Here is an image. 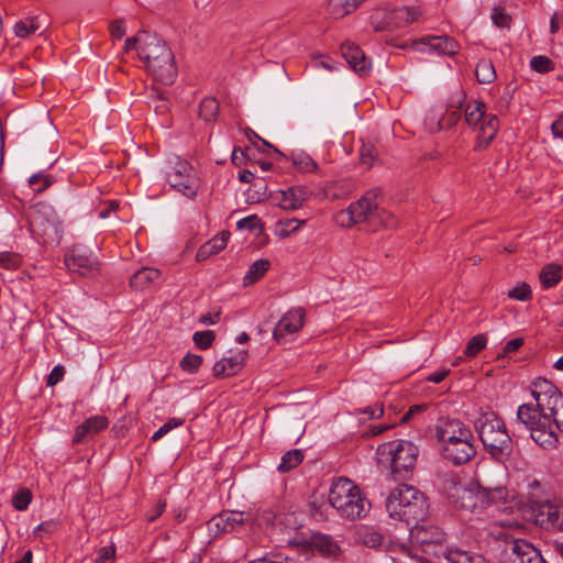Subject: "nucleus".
Returning <instances> with one entry per match:
<instances>
[{
    "label": "nucleus",
    "instance_id": "nucleus-59",
    "mask_svg": "<svg viewBox=\"0 0 563 563\" xmlns=\"http://www.w3.org/2000/svg\"><path fill=\"white\" fill-rule=\"evenodd\" d=\"M115 550L113 547H102L98 552L97 562L104 563L114 556Z\"/></svg>",
    "mask_w": 563,
    "mask_h": 563
},
{
    "label": "nucleus",
    "instance_id": "nucleus-5",
    "mask_svg": "<svg viewBox=\"0 0 563 563\" xmlns=\"http://www.w3.org/2000/svg\"><path fill=\"white\" fill-rule=\"evenodd\" d=\"M506 494L507 492L504 487H466L460 483H453L449 489V499L460 509L471 512H481L486 509L493 512L505 500Z\"/></svg>",
    "mask_w": 563,
    "mask_h": 563
},
{
    "label": "nucleus",
    "instance_id": "nucleus-33",
    "mask_svg": "<svg viewBox=\"0 0 563 563\" xmlns=\"http://www.w3.org/2000/svg\"><path fill=\"white\" fill-rule=\"evenodd\" d=\"M365 0H329L328 13L334 19H341L353 11Z\"/></svg>",
    "mask_w": 563,
    "mask_h": 563
},
{
    "label": "nucleus",
    "instance_id": "nucleus-38",
    "mask_svg": "<svg viewBox=\"0 0 563 563\" xmlns=\"http://www.w3.org/2000/svg\"><path fill=\"white\" fill-rule=\"evenodd\" d=\"M305 223L306 220H298L296 218L279 220L276 223V234L282 239L288 238L291 233L298 231Z\"/></svg>",
    "mask_w": 563,
    "mask_h": 563
},
{
    "label": "nucleus",
    "instance_id": "nucleus-30",
    "mask_svg": "<svg viewBox=\"0 0 563 563\" xmlns=\"http://www.w3.org/2000/svg\"><path fill=\"white\" fill-rule=\"evenodd\" d=\"M161 278V272L153 267H142L130 278V286L135 290H145Z\"/></svg>",
    "mask_w": 563,
    "mask_h": 563
},
{
    "label": "nucleus",
    "instance_id": "nucleus-60",
    "mask_svg": "<svg viewBox=\"0 0 563 563\" xmlns=\"http://www.w3.org/2000/svg\"><path fill=\"white\" fill-rule=\"evenodd\" d=\"M166 508V503L164 500H158L157 504L154 506V509L151 514L147 516V520L150 522H153L155 519H157Z\"/></svg>",
    "mask_w": 563,
    "mask_h": 563
},
{
    "label": "nucleus",
    "instance_id": "nucleus-41",
    "mask_svg": "<svg viewBox=\"0 0 563 563\" xmlns=\"http://www.w3.org/2000/svg\"><path fill=\"white\" fill-rule=\"evenodd\" d=\"M148 107L153 108L155 113L164 115L169 110V101L163 92L154 91L148 98Z\"/></svg>",
    "mask_w": 563,
    "mask_h": 563
},
{
    "label": "nucleus",
    "instance_id": "nucleus-49",
    "mask_svg": "<svg viewBox=\"0 0 563 563\" xmlns=\"http://www.w3.org/2000/svg\"><path fill=\"white\" fill-rule=\"evenodd\" d=\"M377 151L371 144H363L360 150L361 163L366 167H372L377 158Z\"/></svg>",
    "mask_w": 563,
    "mask_h": 563
},
{
    "label": "nucleus",
    "instance_id": "nucleus-25",
    "mask_svg": "<svg viewBox=\"0 0 563 563\" xmlns=\"http://www.w3.org/2000/svg\"><path fill=\"white\" fill-rule=\"evenodd\" d=\"M341 53L349 66L361 77H365L371 73V60L365 56L364 52L352 43H345L341 46Z\"/></svg>",
    "mask_w": 563,
    "mask_h": 563
},
{
    "label": "nucleus",
    "instance_id": "nucleus-61",
    "mask_svg": "<svg viewBox=\"0 0 563 563\" xmlns=\"http://www.w3.org/2000/svg\"><path fill=\"white\" fill-rule=\"evenodd\" d=\"M554 137L563 139V113L551 124Z\"/></svg>",
    "mask_w": 563,
    "mask_h": 563
},
{
    "label": "nucleus",
    "instance_id": "nucleus-28",
    "mask_svg": "<svg viewBox=\"0 0 563 563\" xmlns=\"http://www.w3.org/2000/svg\"><path fill=\"white\" fill-rule=\"evenodd\" d=\"M108 419L104 416H93L86 419L81 424L76 428L73 442H84L87 437L97 434L108 427Z\"/></svg>",
    "mask_w": 563,
    "mask_h": 563
},
{
    "label": "nucleus",
    "instance_id": "nucleus-55",
    "mask_svg": "<svg viewBox=\"0 0 563 563\" xmlns=\"http://www.w3.org/2000/svg\"><path fill=\"white\" fill-rule=\"evenodd\" d=\"M110 34L113 38L120 40L125 34V22L122 19H117L110 22Z\"/></svg>",
    "mask_w": 563,
    "mask_h": 563
},
{
    "label": "nucleus",
    "instance_id": "nucleus-62",
    "mask_svg": "<svg viewBox=\"0 0 563 563\" xmlns=\"http://www.w3.org/2000/svg\"><path fill=\"white\" fill-rule=\"evenodd\" d=\"M220 314H221L220 310L202 314L199 318V322L202 323V324H214V323L218 322V320L220 318Z\"/></svg>",
    "mask_w": 563,
    "mask_h": 563
},
{
    "label": "nucleus",
    "instance_id": "nucleus-1",
    "mask_svg": "<svg viewBox=\"0 0 563 563\" xmlns=\"http://www.w3.org/2000/svg\"><path fill=\"white\" fill-rule=\"evenodd\" d=\"M125 51H136L154 79L163 85H172L177 77L174 55L167 44L156 34L140 32L125 41Z\"/></svg>",
    "mask_w": 563,
    "mask_h": 563
},
{
    "label": "nucleus",
    "instance_id": "nucleus-63",
    "mask_svg": "<svg viewBox=\"0 0 563 563\" xmlns=\"http://www.w3.org/2000/svg\"><path fill=\"white\" fill-rule=\"evenodd\" d=\"M449 373H450L449 369L438 371L435 373L430 374L428 376L427 380H429V382H431L433 384H439L449 375Z\"/></svg>",
    "mask_w": 563,
    "mask_h": 563
},
{
    "label": "nucleus",
    "instance_id": "nucleus-32",
    "mask_svg": "<svg viewBox=\"0 0 563 563\" xmlns=\"http://www.w3.org/2000/svg\"><path fill=\"white\" fill-rule=\"evenodd\" d=\"M424 41L432 51L449 56L455 55L460 48L459 43L449 36H429Z\"/></svg>",
    "mask_w": 563,
    "mask_h": 563
},
{
    "label": "nucleus",
    "instance_id": "nucleus-13",
    "mask_svg": "<svg viewBox=\"0 0 563 563\" xmlns=\"http://www.w3.org/2000/svg\"><path fill=\"white\" fill-rule=\"evenodd\" d=\"M465 95L461 91L451 97L445 113L431 111L424 119L429 132L435 133L454 126L461 119Z\"/></svg>",
    "mask_w": 563,
    "mask_h": 563
},
{
    "label": "nucleus",
    "instance_id": "nucleus-58",
    "mask_svg": "<svg viewBox=\"0 0 563 563\" xmlns=\"http://www.w3.org/2000/svg\"><path fill=\"white\" fill-rule=\"evenodd\" d=\"M522 344H523L522 338L512 339L505 344V346L503 349V354L508 355L510 353H514V352L518 351L522 346Z\"/></svg>",
    "mask_w": 563,
    "mask_h": 563
},
{
    "label": "nucleus",
    "instance_id": "nucleus-29",
    "mask_svg": "<svg viewBox=\"0 0 563 563\" xmlns=\"http://www.w3.org/2000/svg\"><path fill=\"white\" fill-rule=\"evenodd\" d=\"M439 555L448 563H488L484 556L460 548L441 549Z\"/></svg>",
    "mask_w": 563,
    "mask_h": 563
},
{
    "label": "nucleus",
    "instance_id": "nucleus-7",
    "mask_svg": "<svg viewBox=\"0 0 563 563\" xmlns=\"http://www.w3.org/2000/svg\"><path fill=\"white\" fill-rule=\"evenodd\" d=\"M419 450L407 440H394L377 449L379 463L388 465L395 479H406L417 463Z\"/></svg>",
    "mask_w": 563,
    "mask_h": 563
},
{
    "label": "nucleus",
    "instance_id": "nucleus-50",
    "mask_svg": "<svg viewBox=\"0 0 563 563\" xmlns=\"http://www.w3.org/2000/svg\"><path fill=\"white\" fill-rule=\"evenodd\" d=\"M493 23L497 27H509L511 23V16L505 12L500 7H495L492 12Z\"/></svg>",
    "mask_w": 563,
    "mask_h": 563
},
{
    "label": "nucleus",
    "instance_id": "nucleus-23",
    "mask_svg": "<svg viewBox=\"0 0 563 563\" xmlns=\"http://www.w3.org/2000/svg\"><path fill=\"white\" fill-rule=\"evenodd\" d=\"M310 195V190L305 186H291L285 190L274 192L272 200L279 208L291 211L301 208Z\"/></svg>",
    "mask_w": 563,
    "mask_h": 563
},
{
    "label": "nucleus",
    "instance_id": "nucleus-35",
    "mask_svg": "<svg viewBox=\"0 0 563 563\" xmlns=\"http://www.w3.org/2000/svg\"><path fill=\"white\" fill-rule=\"evenodd\" d=\"M475 76L479 84L488 85L496 80L497 74L490 59L482 58L476 64Z\"/></svg>",
    "mask_w": 563,
    "mask_h": 563
},
{
    "label": "nucleus",
    "instance_id": "nucleus-17",
    "mask_svg": "<svg viewBox=\"0 0 563 563\" xmlns=\"http://www.w3.org/2000/svg\"><path fill=\"white\" fill-rule=\"evenodd\" d=\"M409 538L413 544L420 545L424 552L432 547L441 545L445 540V533L437 526L423 521L415 522L409 529Z\"/></svg>",
    "mask_w": 563,
    "mask_h": 563
},
{
    "label": "nucleus",
    "instance_id": "nucleus-15",
    "mask_svg": "<svg viewBox=\"0 0 563 563\" xmlns=\"http://www.w3.org/2000/svg\"><path fill=\"white\" fill-rule=\"evenodd\" d=\"M30 225L34 233L52 236L58 232L60 221L52 206L38 203L30 213Z\"/></svg>",
    "mask_w": 563,
    "mask_h": 563
},
{
    "label": "nucleus",
    "instance_id": "nucleus-53",
    "mask_svg": "<svg viewBox=\"0 0 563 563\" xmlns=\"http://www.w3.org/2000/svg\"><path fill=\"white\" fill-rule=\"evenodd\" d=\"M59 527L58 521L56 520H47L42 523H40L33 531L34 537L42 538L43 534H53L57 531Z\"/></svg>",
    "mask_w": 563,
    "mask_h": 563
},
{
    "label": "nucleus",
    "instance_id": "nucleus-18",
    "mask_svg": "<svg viewBox=\"0 0 563 563\" xmlns=\"http://www.w3.org/2000/svg\"><path fill=\"white\" fill-rule=\"evenodd\" d=\"M472 430L460 419L440 418L435 424V438L441 446L454 444L455 441L470 437Z\"/></svg>",
    "mask_w": 563,
    "mask_h": 563
},
{
    "label": "nucleus",
    "instance_id": "nucleus-56",
    "mask_svg": "<svg viewBox=\"0 0 563 563\" xmlns=\"http://www.w3.org/2000/svg\"><path fill=\"white\" fill-rule=\"evenodd\" d=\"M64 375H65L64 366L56 365L55 367H53V369L48 374L47 379H46V385L49 387L57 385L64 378Z\"/></svg>",
    "mask_w": 563,
    "mask_h": 563
},
{
    "label": "nucleus",
    "instance_id": "nucleus-9",
    "mask_svg": "<svg viewBox=\"0 0 563 563\" xmlns=\"http://www.w3.org/2000/svg\"><path fill=\"white\" fill-rule=\"evenodd\" d=\"M464 120L470 128L477 130L475 150L486 148L495 139L499 120L497 115L486 113V104L483 101L471 100L463 103Z\"/></svg>",
    "mask_w": 563,
    "mask_h": 563
},
{
    "label": "nucleus",
    "instance_id": "nucleus-57",
    "mask_svg": "<svg viewBox=\"0 0 563 563\" xmlns=\"http://www.w3.org/2000/svg\"><path fill=\"white\" fill-rule=\"evenodd\" d=\"M427 409V405H413L411 406L408 411L401 417L400 421L402 423L410 421L413 419L417 415L422 413Z\"/></svg>",
    "mask_w": 563,
    "mask_h": 563
},
{
    "label": "nucleus",
    "instance_id": "nucleus-47",
    "mask_svg": "<svg viewBox=\"0 0 563 563\" xmlns=\"http://www.w3.org/2000/svg\"><path fill=\"white\" fill-rule=\"evenodd\" d=\"M32 500L29 489H20L12 498V506L19 511L26 510Z\"/></svg>",
    "mask_w": 563,
    "mask_h": 563
},
{
    "label": "nucleus",
    "instance_id": "nucleus-11",
    "mask_svg": "<svg viewBox=\"0 0 563 563\" xmlns=\"http://www.w3.org/2000/svg\"><path fill=\"white\" fill-rule=\"evenodd\" d=\"M165 178L170 187L189 199L197 196L199 178L189 162L178 156L168 159L165 167Z\"/></svg>",
    "mask_w": 563,
    "mask_h": 563
},
{
    "label": "nucleus",
    "instance_id": "nucleus-21",
    "mask_svg": "<svg viewBox=\"0 0 563 563\" xmlns=\"http://www.w3.org/2000/svg\"><path fill=\"white\" fill-rule=\"evenodd\" d=\"M442 456L454 465H463L476 455L473 432L454 444L441 446Z\"/></svg>",
    "mask_w": 563,
    "mask_h": 563
},
{
    "label": "nucleus",
    "instance_id": "nucleus-27",
    "mask_svg": "<svg viewBox=\"0 0 563 563\" xmlns=\"http://www.w3.org/2000/svg\"><path fill=\"white\" fill-rule=\"evenodd\" d=\"M246 355V351H239L232 356L216 362L212 368L213 376L222 378L235 375L243 367Z\"/></svg>",
    "mask_w": 563,
    "mask_h": 563
},
{
    "label": "nucleus",
    "instance_id": "nucleus-24",
    "mask_svg": "<svg viewBox=\"0 0 563 563\" xmlns=\"http://www.w3.org/2000/svg\"><path fill=\"white\" fill-rule=\"evenodd\" d=\"M251 520V515L244 511L224 510L212 517L209 521V529L217 533H228L236 527L243 526Z\"/></svg>",
    "mask_w": 563,
    "mask_h": 563
},
{
    "label": "nucleus",
    "instance_id": "nucleus-51",
    "mask_svg": "<svg viewBox=\"0 0 563 563\" xmlns=\"http://www.w3.org/2000/svg\"><path fill=\"white\" fill-rule=\"evenodd\" d=\"M21 265L20 255L12 252L0 253V266L7 269H15Z\"/></svg>",
    "mask_w": 563,
    "mask_h": 563
},
{
    "label": "nucleus",
    "instance_id": "nucleus-20",
    "mask_svg": "<svg viewBox=\"0 0 563 563\" xmlns=\"http://www.w3.org/2000/svg\"><path fill=\"white\" fill-rule=\"evenodd\" d=\"M65 265L69 271L82 276L93 275L99 271V261L96 255L91 251L78 246L66 254Z\"/></svg>",
    "mask_w": 563,
    "mask_h": 563
},
{
    "label": "nucleus",
    "instance_id": "nucleus-34",
    "mask_svg": "<svg viewBox=\"0 0 563 563\" xmlns=\"http://www.w3.org/2000/svg\"><path fill=\"white\" fill-rule=\"evenodd\" d=\"M271 263L266 258L255 261L247 269L243 277V285L251 286L260 280L269 269Z\"/></svg>",
    "mask_w": 563,
    "mask_h": 563
},
{
    "label": "nucleus",
    "instance_id": "nucleus-22",
    "mask_svg": "<svg viewBox=\"0 0 563 563\" xmlns=\"http://www.w3.org/2000/svg\"><path fill=\"white\" fill-rule=\"evenodd\" d=\"M536 523L547 530L561 531L563 533V504L543 503L534 514Z\"/></svg>",
    "mask_w": 563,
    "mask_h": 563
},
{
    "label": "nucleus",
    "instance_id": "nucleus-36",
    "mask_svg": "<svg viewBox=\"0 0 563 563\" xmlns=\"http://www.w3.org/2000/svg\"><path fill=\"white\" fill-rule=\"evenodd\" d=\"M292 165L302 173H314L318 169V164L313 158L303 151H294L291 153Z\"/></svg>",
    "mask_w": 563,
    "mask_h": 563
},
{
    "label": "nucleus",
    "instance_id": "nucleus-52",
    "mask_svg": "<svg viewBox=\"0 0 563 563\" xmlns=\"http://www.w3.org/2000/svg\"><path fill=\"white\" fill-rule=\"evenodd\" d=\"M236 227L238 229L253 232L262 228V222L257 216H249L239 220Z\"/></svg>",
    "mask_w": 563,
    "mask_h": 563
},
{
    "label": "nucleus",
    "instance_id": "nucleus-31",
    "mask_svg": "<svg viewBox=\"0 0 563 563\" xmlns=\"http://www.w3.org/2000/svg\"><path fill=\"white\" fill-rule=\"evenodd\" d=\"M230 233L228 231H222L211 240L202 244L197 251L196 258L201 262L210 257L211 255L218 254L222 251L229 241Z\"/></svg>",
    "mask_w": 563,
    "mask_h": 563
},
{
    "label": "nucleus",
    "instance_id": "nucleus-12",
    "mask_svg": "<svg viewBox=\"0 0 563 563\" xmlns=\"http://www.w3.org/2000/svg\"><path fill=\"white\" fill-rule=\"evenodd\" d=\"M421 12L416 7H401L394 10L378 9L371 15V24L376 32L401 29L418 20Z\"/></svg>",
    "mask_w": 563,
    "mask_h": 563
},
{
    "label": "nucleus",
    "instance_id": "nucleus-14",
    "mask_svg": "<svg viewBox=\"0 0 563 563\" xmlns=\"http://www.w3.org/2000/svg\"><path fill=\"white\" fill-rule=\"evenodd\" d=\"M505 553L509 563H548L531 542L505 534Z\"/></svg>",
    "mask_w": 563,
    "mask_h": 563
},
{
    "label": "nucleus",
    "instance_id": "nucleus-45",
    "mask_svg": "<svg viewBox=\"0 0 563 563\" xmlns=\"http://www.w3.org/2000/svg\"><path fill=\"white\" fill-rule=\"evenodd\" d=\"M214 339L216 334L211 330L198 331L192 335L195 344L201 350L209 349L212 345Z\"/></svg>",
    "mask_w": 563,
    "mask_h": 563
},
{
    "label": "nucleus",
    "instance_id": "nucleus-2",
    "mask_svg": "<svg viewBox=\"0 0 563 563\" xmlns=\"http://www.w3.org/2000/svg\"><path fill=\"white\" fill-rule=\"evenodd\" d=\"M379 197L378 188L367 190L357 201L335 213L336 224L342 228H351L358 223H367L374 230L395 228L397 221L389 211L379 208Z\"/></svg>",
    "mask_w": 563,
    "mask_h": 563
},
{
    "label": "nucleus",
    "instance_id": "nucleus-54",
    "mask_svg": "<svg viewBox=\"0 0 563 563\" xmlns=\"http://www.w3.org/2000/svg\"><path fill=\"white\" fill-rule=\"evenodd\" d=\"M29 184L34 187V191L40 194L51 186V181L45 175L36 174L30 177Z\"/></svg>",
    "mask_w": 563,
    "mask_h": 563
},
{
    "label": "nucleus",
    "instance_id": "nucleus-8",
    "mask_svg": "<svg viewBox=\"0 0 563 563\" xmlns=\"http://www.w3.org/2000/svg\"><path fill=\"white\" fill-rule=\"evenodd\" d=\"M548 410H543L538 402H528L518 407L517 420L529 431L532 440L545 450L554 449L558 444V435L551 426Z\"/></svg>",
    "mask_w": 563,
    "mask_h": 563
},
{
    "label": "nucleus",
    "instance_id": "nucleus-44",
    "mask_svg": "<svg viewBox=\"0 0 563 563\" xmlns=\"http://www.w3.org/2000/svg\"><path fill=\"white\" fill-rule=\"evenodd\" d=\"M486 336L484 334H477L468 341L464 354L470 357H474L486 347Z\"/></svg>",
    "mask_w": 563,
    "mask_h": 563
},
{
    "label": "nucleus",
    "instance_id": "nucleus-19",
    "mask_svg": "<svg viewBox=\"0 0 563 563\" xmlns=\"http://www.w3.org/2000/svg\"><path fill=\"white\" fill-rule=\"evenodd\" d=\"M354 540L357 544L374 550H386L391 544L389 534L382 527L374 525L357 526Z\"/></svg>",
    "mask_w": 563,
    "mask_h": 563
},
{
    "label": "nucleus",
    "instance_id": "nucleus-3",
    "mask_svg": "<svg viewBox=\"0 0 563 563\" xmlns=\"http://www.w3.org/2000/svg\"><path fill=\"white\" fill-rule=\"evenodd\" d=\"M474 427L490 457L505 463L512 453L514 442L503 418L494 411H485L476 418Z\"/></svg>",
    "mask_w": 563,
    "mask_h": 563
},
{
    "label": "nucleus",
    "instance_id": "nucleus-6",
    "mask_svg": "<svg viewBox=\"0 0 563 563\" xmlns=\"http://www.w3.org/2000/svg\"><path fill=\"white\" fill-rule=\"evenodd\" d=\"M329 503L342 518L349 520L365 517L371 508V503L358 486L345 477H340L332 483Z\"/></svg>",
    "mask_w": 563,
    "mask_h": 563
},
{
    "label": "nucleus",
    "instance_id": "nucleus-48",
    "mask_svg": "<svg viewBox=\"0 0 563 563\" xmlns=\"http://www.w3.org/2000/svg\"><path fill=\"white\" fill-rule=\"evenodd\" d=\"M508 297L511 299L526 301L532 297V291L527 283H521L508 291Z\"/></svg>",
    "mask_w": 563,
    "mask_h": 563
},
{
    "label": "nucleus",
    "instance_id": "nucleus-10",
    "mask_svg": "<svg viewBox=\"0 0 563 563\" xmlns=\"http://www.w3.org/2000/svg\"><path fill=\"white\" fill-rule=\"evenodd\" d=\"M531 395L541 409L549 411L551 426L554 423L563 433V395L560 390L550 380L538 377L532 382Z\"/></svg>",
    "mask_w": 563,
    "mask_h": 563
},
{
    "label": "nucleus",
    "instance_id": "nucleus-16",
    "mask_svg": "<svg viewBox=\"0 0 563 563\" xmlns=\"http://www.w3.org/2000/svg\"><path fill=\"white\" fill-rule=\"evenodd\" d=\"M306 312L302 308L289 309L275 325L273 336L278 343H287L300 331Z\"/></svg>",
    "mask_w": 563,
    "mask_h": 563
},
{
    "label": "nucleus",
    "instance_id": "nucleus-46",
    "mask_svg": "<svg viewBox=\"0 0 563 563\" xmlns=\"http://www.w3.org/2000/svg\"><path fill=\"white\" fill-rule=\"evenodd\" d=\"M38 30V25L32 19L19 21L14 25V33L19 37H26Z\"/></svg>",
    "mask_w": 563,
    "mask_h": 563
},
{
    "label": "nucleus",
    "instance_id": "nucleus-40",
    "mask_svg": "<svg viewBox=\"0 0 563 563\" xmlns=\"http://www.w3.org/2000/svg\"><path fill=\"white\" fill-rule=\"evenodd\" d=\"M219 112V103L214 98H205L199 106V117L206 122L212 121Z\"/></svg>",
    "mask_w": 563,
    "mask_h": 563
},
{
    "label": "nucleus",
    "instance_id": "nucleus-43",
    "mask_svg": "<svg viewBox=\"0 0 563 563\" xmlns=\"http://www.w3.org/2000/svg\"><path fill=\"white\" fill-rule=\"evenodd\" d=\"M202 361V356L187 353L180 361V368L186 373L195 374L201 366Z\"/></svg>",
    "mask_w": 563,
    "mask_h": 563
},
{
    "label": "nucleus",
    "instance_id": "nucleus-64",
    "mask_svg": "<svg viewBox=\"0 0 563 563\" xmlns=\"http://www.w3.org/2000/svg\"><path fill=\"white\" fill-rule=\"evenodd\" d=\"M312 65L314 67H322L329 71L336 69L330 58L327 59H313Z\"/></svg>",
    "mask_w": 563,
    "mask_h": 563
},
{
    "label": "nucleus",
    "instance_id": "nucleus-4",
    "mask_svg": "<svg viewBox=\"0 0 563 563\" xmlns=\"http://www.w3.org/2000/svg\"><path fill=\"white\" fill-rule=\"evenodd\" d=\"M428 504L423 493L401 484L393 489L386 500V509L390 517L411 522L423 521L428 516Z\"/></svg>",
    "mask_w": 563,
    "mask_h": 563
},
{
    "label": "nucleus",
    "instance_id": "nucleus-26",
    "mask_svg": "<svg viewBox=\"0 0 563 563\" xmlns=\"http://www.w3.org/2000/svg\"><path fill=\"white\" fill-rule=\"evenodd\" d=\"M302 545L305 549H309L325 558H335L341 550L338 542L331 536L319 532L313 533Z\"/></svg>",
    "mask_w": 563,
    "mask_h": 563
},
{
    "label": "nucleus",
    "instance_id": "nucleus-39",
    "mask_svg": "<svg viewBox=\"0 0 563 563\" xmlns=\"http://www.w3.org/2000/svg\"><path fill=\"white\" fill-rule=\"evenodd\" d=\"M303 460V453L300 450H291L286 452L282 456L280 464L278 465V471L283 473H287L295 467H297Z\"/></svg>",
    "mask_w": 563,
    "mask_h": 563
},
{
    "label": "nucleus",
    "instance_id": "nucleus-37",
    "mask_svg": "<svg viewBox=\"0 0 563 563\" xmlns=\"http://www.w3.org/2000/svg\"><path fill=\"white\" fill-rule=\"evenodd\" d=\"M561 278V266L556 264L545 265L540 273V283L544 288L554 287Z\"/></svg>",
    "mask_w": 563,
    "mask_h": 563
},
{
    "label": "nucleus",
    "instance_id": "nucleus-42",
    "mask_svg": "<svg viewBox=\"0 0 563 563\" xmlns=\"http://www.w3.org/2000/svg\"><path fill=\"white\" fill-rule=\"evenodd\" d=\"M530 67L537 73L547 74L554 69V63L548 56L538 55L531 58Z\"/></svg>",
    "mask_w": 563,
    "mask_h": 563
}]
</instances>
